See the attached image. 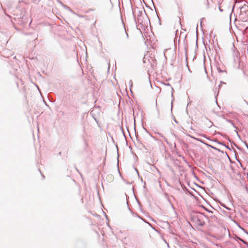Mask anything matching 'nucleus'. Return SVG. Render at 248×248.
<instances>
[{"mask_svg": "<svg viewBox=\"0 0 248 248\" xmlns=\"http://www.w3.org/2000/svg\"><path fill=\"white\" fill-rule=\"evenodd\" d=\"M123 34H124V36L126 38H127V37H128V34H127V33H126L125 31H123Z\"/></svg>", "mask_w": 248, "mask_h": 248, "instance_id": "obj_1", "label": "nucleus"}, {"mask_svg": "<svg viewBox=\"0 0 248 248\" xmlns=\"http://www.w3.org/2000/svg\"><path fill=\"white\" fill-rule=\"evenodd\" d=\"M203 224V223L202 222H200V223H199V225H200V226H202Z\"/></svg>", "mask_w": 248, "mask_h": 248, "instance_id": "obj_2", "label": "nucleus"}]
</instances>
